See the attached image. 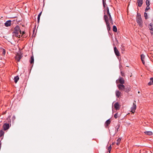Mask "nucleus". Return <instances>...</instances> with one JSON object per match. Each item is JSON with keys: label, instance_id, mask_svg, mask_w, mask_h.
<instances>
[{"label": "nucleus", "instance_id": "obj_31", "mask_svg": "<svg viewBox=\"0 0 153 153\" xmlns=\"http://www.w3.org/2000/svg\"><path fill=\"white\" fill-rule=\"evenodd\" d=\"M144 17L145 18V19H148V16H147V13L145 12L144 13Z\"/></svg>", "mask_w": 153, "mask_h": 153}, {"label": "nucleus", "instance_id": "obj_9", "mask_svg": "<svg viewBox=\"0 0 153 153\" xmlns=\"http://www.w3.org/2000/svg\"><path fill=\"white\" fill-rule=\"evenodd\" d=\"M9 128V124L8 123H5L3 126V128L4 130H6Z\"/></svg>", "mask_w": 153, "mask_h": 153}, {"label": "nucleus", "instance_id": "obj_15", "mask_svg": "<svg viewBox=\"0 0 153 153\" xmlns=\"http://www.w3.org/2000/svg\"><path fill=\"white\" fill-rule=\"evenodd\" d=\"M138 6L140 7L143 3V0H137Z\"/></svg>", "mask_w": 153, "mask_h": 153}, {"label": "nucleus", "instance_id": "obj_35", "mask_svg": "<svg viewBox=\"0 0 153 153\" xmlns=\"http://www.w3.org/2000/svg\"><path fill=\"white\" fill-rule=\"evenodd\" d=\"M121 75L122 76H125V74H124V73L122 72V71H121Z\"/></svg>", "mask_w": 153, "mask_h": 153}, {"label": "nucleus", "instance_id": "obj_28", "mask_svg": "<svg viewBox=\"0 0 153 153\" xmlns=\"http://www.w3.org/2000/svg\"><path fill=\"white\" fill-rule=\"evenodd\" d=\"M4 132L2 131L1 130L0 131V137H2L4 134Z\"/></svg>", "mask_w": 153, "mask_h": 153}, {"label": "nucleus", "instance_id": "obj_30", "mask_svg": "<svg viewBox=\"0 0 153 153\" xmlns=\"http://www.w3.org/2000/svg\"><path fill=\"white\" fill-rule=\"evenodd\" d=\"M111 145H110L108 147V152L109 153H110L111 150Z\"/></svg>", "mask_w": 153, "mask_h": 153}, {"label": "nucleus", "instance_id": "obj_39", "mask_svg": "<svg viewBox=\"0 0 153 153\" xmlns=\"http://www.w3.org/2000/svg\"><path fill=\"white\" fill-rule=\"evenodd\" d=\"M35 29H34V30H33V33H34L35 32Z\"/></svg>", "mask_w": 153, "mask_h": 153}, {"label": "nucleus", "instance_id": "obj_25", "mask_svg": "<svg viewBox=\"0 0 153 153\" xmlns=\"http://www.w3.org/2000/svg\"><path fill=\"white\" fill-rule=\"evenodd\" d=\"M121 140V138H118L117 140V143L116 144L117 145H119L120 143V142Z\"/></svg>", "mask_w": 153, "mask_h": 153}, {"label": "nucleus", "instance_id": "obj_6", "mask_svg": "<svg viewBox=\"0 0 153 153\" xmlns=\"http://www.w3.org/2000/svg\"><path fill=\"white\" fill-rule=\"evenodd\" d=\"M117 87H118L119 90H120L121 91H124L125 88V86L123 84H120L117 85Z\"/></svg>", "mask_w": 153, "mask_h": 153}, {"label": "nucleus", "instance_id": "obj_17", "mask_svg": "<svg viewBox=\"0 0 153 153\" xmlns=\"http://www.w3.org/2000/svg\"><path fill=\"white\" fill-rule=\"evenodd\" d=\"M111 123V121L110 119L107 120L105 122V125L106 127H108Z\"/></svg>", "mask_w": 153, "mask_h": 153}, {"label": "nucleus", "instance_id": "obj_24", "mask_svg": "<svg viewBox=\"0 0 153 153\" xmlns=\"http://www.w3.org/2000/svg\"><path fill=\"white\" fill-rule=\"evenodd\" d=\"M151 81L149 82L148 84L149 85H153V78H150Z\"/></svg>", "mask_w": 153, "mask_h": 153}, {"label": "nucleus", "instance_id": "obj_16", "mask_svg": "<svg viewBox=\"0 0 153 153\" xmlns=\"http://www.w3.org/2000/svg\"><path fill=\"white\" fill-rule=\"evenodd\" d=\"M116 96L119 98L121 95V93L119 91H116L115 92Z\"/></svg>", "mask_w": 153, "mask_h": 153}, {"label": "nucleus", "instance_id": "obj_23", "mask_svg": "<svg viewBox=\"0 0 153 153\" xmlns=\"http://www.w3.org/2000/svg\"><path fill=\"white\" fill-rule=\"evenodd\" d=\"M131 89L130 87H127L126 88H125L124 91L126 92H128L130 91Z\"/></svg>", "mask_w": 153, "mask_h": 153}, {"label": "nucleus", "instance_id": "obj_22", "mask_svg": "<svg viewBox=\"0 0 153 153\" xmlns=\"http://www.w3.org/2000/svg\"><path fill=\"white\" fill-rule=\"evenodd\" d=\"M144 133L149 135H152V133L151 131H146L144 132Z\"/></svg>", "mask_w": 153, "mask_h": 153}, {"label": "nucleus", "instance_id": "obj_7", "mask_svg": "<svg viewBox=\"0 0 153 153\" xmlns=\"http://www.w3.org/2000/svg\"><path fill=\"white\" fill-rule=\"evenodd\" d=\"M22 57V55L17 54L15 57V59L18 62H19L20 60L21 59Z\"/></svg>", "mask_w": 153, "mask_h": 153}, {"label": "nucleus", "instance_id": "obj_29", "mask_svg": "<svg viewBox=\"0 0 153 153\" xmlns=\"http://www.w3.org/2000/svg\"><path fill=\"white\" fill-rule=\"evenodd\" d=\"M146 5H147L148 6H149L150 4L149 1L148 0H146Z\"/></svg>", "mask_w": 153, "mask_h": 153}, {"label": "nucleus", "instance_id": "obj_12", "mask_svg": "<svg viewBox=\"0 0 153 153\" xmlns=\"http://www.w3.org/2000/svg\"><path fill=\"white\" fill-rule=\"evenodd\" d=\"M11 21L10 20H8L5 23V25L6 27H9L11 25Z\"/></svg>", "mask_w": 153, "mask_h": 153}, {"label": "nucleus", "instance_id": "obj_33", "mask_svg": "<svg viewBox=\"0 0 153 153\" xmlns=\"http://www.w3.org/2000/svg\"><path fill=\"white\" fill-rule=\"evenodd\" d=\"M114 117L115 118H117L118 117V113H117L115 114H114Z\"/></svg>", "mask_w": 153, "mask_h": 153}, {"label": "nucleus", "instance_id": "obj_41", "mask_svg": "<svg viewBox=\"0 0 153 153\" xmlns=\"http://www.w3.org/2000/svg\"><path fill=\"white\" fill-rule=\"evenodd\" d=\"M138 93H140V91H138Z\"/></svg>", "mask_w": 153, "mask_h": 153}, {"label": "nucleus", "instance_id": "obj_10", "mask_svg": "<svg viewBox=\"0 0 153 153\" xmlns=\"http://www.w3.org/2000/svg\"><path fill=\"white\" fill-rule=\"evenodd\" d=\"M149 28L150 30H151V33L152 35H153V25L151 23L150 24Z\"/></svg>", "mask_w": 153, "mask_h": 153}, {"label": "nucleus", "instance_id": "obj_34", "mask_svg": "<svg viewBox=\"0 0 153 153\" xmlns=\"http://www.w3.org/2000/svg\"><path fill=\"white\" fill-rule=\"evenodd\" d=\"M121 50L122 51H124L125 50V48H124V46L122 45L121 46Z\"/></svg>", "mask_w": 153, "mask_h": 153}, {"label": "nucleus", "instance_id": "obj_3", "mask_svg": "<svg viewBox=\"0 0 153 153\" xmlns=\"http://www.w3.org/2000/svg\"><path fill=\"white\" fill-rule=\"evenodd\" d=\"M104 19L106 23L107 30L108 31L111 30V27L110 23L109 22V19L108 17L106 14H104Z\"/></svg>", "mask_w": 153, "mask_h": 153}, {"label": "nucleus", "instance_id": "obj_4", "mask_svg": "<svg viewBox=\"0 0 153 153\" xmlns=\"http://www.w3.org/2000/svg\"><path fill=\"white\" fill-rule=\"evenodd\" d=\"M106 10L104 12V14H105V12L106 11L107 13L108 16L109 17V20H112V17H111V15L109 12V10L108 7H106L105 9Z\"/></svg>", "mask_w": 153, "mask_h": 153}, {"label": "nucleus", "instance_id": "obj_20", "mask_svg": "<svg viewBox=\"0 0 153 153\" xmlns=\"http://www.w3.org/2000/svg\"><path fill=\"white\" fill-rule=\"evenodd\" d=\"M102 3L103 7L104 8V11H105L106 10L105 9L106 7V4L105 3V1L104 0H102Z\"/></svg>", "mask_w": 153, "mask_h": 153}, {"label": "nucleus", "instance_id": "obj_27", "mask_svg": "<svg viewBox=\"0 0 153 153\" xmlns=\"http://www.w3.org/2000/svg\"><path fill=\"white\" fill-rule=\"evenodd\" d=\"M113 31L114 32H117V28L116 27L115 25H114L113 26Z\"/></svg>", "mask_w": 153, "mask_h": 153}, {"label": "nucleus", "instance_id": "obj_19", "mask_svg": "<svg viewBox=\"0 0 153 153\" xmlns=\"http://www.w3.org/2000/svg\"><path fill=\"white\" fill-rule=\"evenodd\" d=\"M34 57L33 56H32L31 57L30 59V64H33L34 63Z\"/></svg>", "mask_w": 153, "mask_h": 153}, {"label": "nucleus", "instance_id": "obj_37", "mask_svg": "<svg viewBox=\"0 0 153 153\" xmlns=\"http://www.w3.org/2000/svg\"><path fill=\"white\" fill-rule=\"evenodd\" d=\"M111 22V23L112 24H113V22L112 21V20H109Z\"/></svg>", "mask_w": 153, "mask_h": 153}, {"label": "nucleus", "instance_id": "obj_2", "mask_svg": "<svg viewBox=\"0 0 153 153\" xmlns=\"http://www.w3.org/2000/svg\"><path fill=\"white\" fill-rule=\"evenodd\" d=\"M136 21L139 26L140 27H142L143 26V21L141 15L138 13L136 17Z\"/></svg>", "mask_w": 153, "mask_h": 153}, {"label": "nucleus", "instance_id": "obj_5", "mask_svg": "<svg viewBox=\"0 0 153 153\" xmlns=\"http://www.w3.org/2000/svg\"><path fill=\"white\" fill-rule=\"evenodd\" d=\"M114 51L117 56H120V52L116 47H114Z\"/></svg>", "mask_w": 153, "mask_h": 153}, {"label": "nucleus", "instance_id": "obj_26", "mask_svg": "<svg viewBox=\"0 0 153 153\" xmlns=\"http://www.w3.org/2000/svg\"><path fill=\"white\" fill-rule=\"evenodd\" d=\"M42 12H41L38 15V17H37V21H38V22L39 23V20H40V17L41 15V14H42Z\"/></svg>", "mask_w": 153, "mask_h": 153}, {"label": "nucleus", "instance_id": "obj_32", "mask_svg": "<svg viewBox=\"0 0 153 153\" xmlns=\"http://www.w3.org/2000/svg\"><path fill=\"white\" fill-rule=\"evenodd\" d=\"M150 9V7L149 6H147L146 7V9L145 10V11L146 12L148 11V10Z\"/></svg>", "mask_w": 153, "mask_h": 153}, {"label": "nucleus", "instance_id": "obj_40", "mask_svg": "<svg viewBox=\"0 0 153 153\" xmlns=\"http://www.w3.org/2000/svg\"><path fill=\"white\" fill-rule=\"evenodd\" d=\"M114 144V143H112V145H113Z\"/></svg>", "mask_w": 153, "mask_h": 153}, {"label": "nucleus", "instance_id": "obj_18", "mask_svg": "<svg viewBox=\"0 0 153 153\" xmlns=\"http://www.w3.org/2000/svg\"><path fill=\"white\" fill-rule=\"evenodd\" d=\"M120 126V124H118L115 127V132L116 133L118 132L119 131V128Z\"/></svg>", "mask_w": 153, "mask_h": 153}, {"label": "nucleus", "instance_id": "obj_8", "mask_svg": "<svg viewBox=\"0 0 153 153\" xmlns=\"http://www.w3.org/2000/svg\"><path fill=\"white\" fill-rule=\"evenodd\" d=\"M136 108V105L134 103H133V105L131 108V112L134 113L135 112Z\"/></svg>", "mask_w": 153, "mask_h": 153}, {"label": "nucleus", "instance_id": "obj_14", "mask_svg": "<svg viewBox=\"0 0 153 153\" xmlns=\"http://www.w3.org/2000/svg\"><path fill=\"white\" fill-rule=\"evenodd\" d=\"M145 58V56L143 54H142L141 55V59L142 63L143 65H145V61L144 59Z\"/></svg>", "mask_w": 153, "mask_h": 153}, {"label": "nucleus", "instance_id": "obj_13", "mask_svg": "<svg viewBox=\"0 0 153 153\" xmlns=\"http://www.w3.org/2000/svg\"><path fill=\"white\" fill-rule=\"evenodd\" d=\"M118 80L119 81V83L121 84H123L125 82L124 80L123 79V78L122 77H119Z\"/></svg>", "mask_w": 153, "mask_h": 153}, {"label": "nucleus", "instance_id": "obj_1", "mask_svg": "<svg viewBox=\"0 0 153 153\" xmlns=\"http://www.w3.org/2000/svg\"><path fill=\"white\" fill-rule=\"evenodd\" d=\"M22 31L20 29L19 26L17 25L14 28V31L13 32V36L17 37L20 38Z\"/></svg>", "mask_w": 153, "mask_h": 153}, {"label": "nucleus", "instance_id": "obj_38", "mask_svg": "<svg viewBox=\"0 0 153 153\" xmlns=\"http://www.w3.org/2000/svg\"><path fill=\"white\" fill-rule=\"evenodd\" d=\"M21 33H22V34H22L23 35L25 33L24 32H22Z\"/></svg>", "mask_w": 153, "mask_h": 153}, {"label": "nucleus", "instance_id": "obj_11", "mask_svg": "<svg viewBox=\"0 0 153 153\" xmlns=\"http://www.w3.org/2000/svg\"><path fill=\"white\" fill-rule=\"evenodd\" d=\"M114 106L116 110H118L120 109V105L118 102L115 103Z\"/></svg>", "mask_w": 153, "mask_h": 153}, {"label": "nucleus", "instance_id": "obj_36", "mask_svg": "<svg viewBox=\"0 0 153 153\" xmlns=\"http://www.w3.org/2000/svg\"><path fill=\"white\" fill-rule=\"evenodd\" d=\"M2 53L3 54H5V50L4 49H3Z\"/></svg>", "mask_w": 153, "mask_h": 153}, {"label": "nucleus", "instance_id": "obj_21", "mask_svg": "<svg viewBox=\"0 0 153 153\" xmlns=\"http://www.w3.org/2000/svg\"><path fill=\"white\" fill-rule=\"evenodd\" d=\"M19 79V78L18 76H15L14 78V80L15 83H16Z\"/></svg>", "mask_w": 153, "mask_h": 153}]
</instances>
